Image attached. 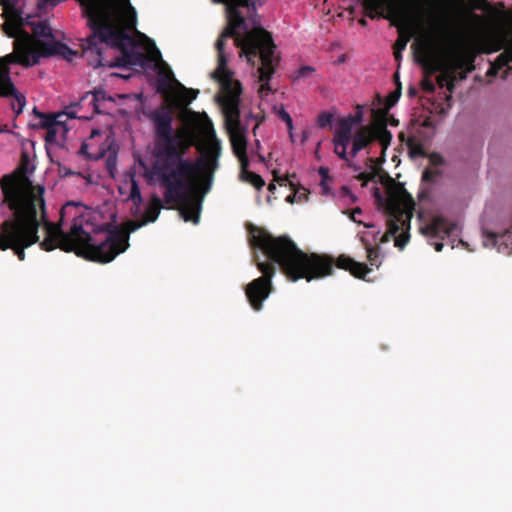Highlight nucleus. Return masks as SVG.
I'll list each match as a JSON object with an SVG mask.
<instances>
[{
  "label": "nucleus",
  "mask_w": 512,
  "mask_h": 512,
  "mask_svg": "<svg viewBox=\"0 0 512 512\" xmlns=\"http://www.w3.org/2000/svg\"><path fill=\"white\" fill-rule=\"evenodd\" d=\"M154 128V155L151 173L165 189L164 202L177 205L180 216L186 222L198 224L202 198L196 196L199 189L208 193L219 168L220 142L214 138L199 147L201 155L195 160L184 156L193 145V137L184 129L173 128L174 110L162 104L150 112Z\"/></svg>",
  "instance_id": "obj_1"
},
{
  "label": "nucleus",
  "mask_w": 512,
  "mask_h": 512,
  "mask_svg": "<svg viewBox=\"0 0 512 512\" xmlns=\"http://www.w3.org/2000/svg\"><path fill=\"white\" fill-rule=\"evenodd\" d=\"M4 203L12 212V218L0 225V250L11 249L20 261L25 259V249L39 243L44 251L56 248L64 252H73L78 256L76 236L72 235V226L64 232V218L77 204L67 202L60 210V220L51 222L47 217L44 188L37 191L26 185L19 177L5 176L2 183Z\"/></svg>",
  "instance_id": "obj_2"
},
{
  "label": "nucleus",
  "mask_w": 512,
  "mask_h": 512,
  "mask_svg": "<svg viewBox=\"0 0 512 512\" xmlns=\"http://www.w3.org/2000/svg\"><path fill=\"white\" fill-rule=\"evenodd\" d=\"M252 245L267 256L270 262L258 259L255 264L262 276L252 280L245 287V295L255 311L263 308L264 301L273 291L272 278L276 273L274 264H278L283 274L290 281L299 279L323 278L332 275L334 266L349 271L359 279H365L371 269L362 262L355 261L347 255H340L336 261L327 255L307 254L300 250L288 236L275 237L263 229H256L252 236Z\"/></svg>",
  "instance_id": "obj_3"
},
{
  "label": "nucleus",
  "mask_w": 512,
  "mask_h": 512,
  "mask_svg": "<svg viewBox=\"0 0 512 512\" xmlns=\"http://www.w3.org/2000/svg\"><path fill=\"white\" fill-rule=\"evenodd\" d=\"M52 6L60 0H43ZM83 16L91 34L81 40L82 55L88 64L94 68L102 64L101 44L107 47H119L123 50L120 58L125 64H141L145 57L143 54L131 51L135 39L131 33L136 30L137 14L130 0H78Z\"/></svg>",
  "instance_id": "obj_4"
},
{
  "label": "nucleus",
  "mask_w": 512,
  "mask_h": 512,
  "mask_svg": "<svg viewBox=\"0 0 512 512\" xmlns=\"http://www.w3.org/2000/svg\"><path fill=\"white\" fill-rule=\"evenodd\" d=\"M85 216L74 214L72 221V235L76 236L78 243V256L86 260L109 263L129 247L130 233L135 232L147 224L144 219L131 220L125 228L114 227L100 237H93L84 227Z\"/></svg>",
  "instance_id": "obj_5"
},
{
  "label": "nucleus",
  "mask_w": 512,
  "mask_h": 512,
  "mask_svg": "<svg viewBox=\"0 0 512 512\" xmlns=\"http://www.w3.org/2000/svg\"><path fill=\"white\" fill-rule=\"evenodd\" d=\"M365 15L402 25H421L435 16L436 0H361Z\"/></svg>",
  "instance_id": "obj_6"
},
{
  "label": "nucleus",
  "mask_w": 512,
  "mask_h": 512,
  "mask_svg": "<svg viewBox=\"0 0 512 512\" xmlns=\"http://www.w3.org/2000/svg\"><path fill=\"white\" fill-rule=\"evenodd\" d=\"M374 197L387 215L388 233L392 236L402 231L395 239V246L403 248L408 240L410 222L415 210V201L405 189L404 184L393 182L387 187V197H383L379 188H374Z\"/></svg>",
  "instance_id": "obj_7"
},
{
  "label": "nucleus",
  "mask_w": 512,
  "mask_h": 512,
  "mask_svg": "<svg viewBox=\"0 0 512 512\" xmlns=\"http://www.w3.org/2000/svg\"><path fill=\"white\" fill-rule=\"evenodd\" d=\"M236 47L240 49V57H245L252 66H258L259 94L268 95L271 92L269 81L275 73L278 58L275 56L276 46L272 35L265 29L258 30L244 38H236Z\"/></svg>",
  "instance_id": "obj_8"
},
{
  "label": "nucleus",
  "mask_w": 512,
  "mask_h": 512,
  "mask_svg": "<svg viewBox=\"0 0 512 512\" xmlns=\"http://www.w3.org/2000/svg\"><path fill=\"white\" fill-rule=\"evenodd\" d=\"M14 51L10 54L1 57L0 60V97L9 98L14 96L19 104L17 112L23 111L26 98L18 92L11 77H10V64H19L23 67H32L39 63L40 56L39 50L36 45V40L30 37L27 31H21L20 35L13 37Z\"/></svg>",
  "instance_id": "obj_9"
},
{
  "label": "nucleus",
  "mask_w": 512,
  "mask_h": 512,
  "mask_svg": "<svg viewBox=\"0 0 512 512\" xmlns=\"http://www.w3.org/2000/svg\"><path fill=\"white\" fill-rule=\"evenodd\" d=\"M147 41L150 42L153 46V51L151 52L150 56L144 54L143 52H140L137 50V42L135 41V44L131 46V51L134 53H140L143 54L145 59L141 64H125V65H117L118 63H122L120 61V58L123 56V50L119 47H112L113 49H117L120 51V55L115 57L114 60L109 61L104 58L102 55V64L97 65V67L101 66H107V67H118V68H130V67H140L145 68L146 65L150 61H158L159 62V71H158V77L156 80V91L160 94H166L168 90L170 89L172 84H175L183 93L179 95V102L180 105H188L190 104L194 99H196L199 91L194 90L191 88H186L184 85H182L179 81H177L174 77V74L168 64L162 60L161 52L159 49L155 46V44L147 37Z\"/></svg>",
  "instance_id": "obj_10"
},
{
  "label": "nucleus",
  "mask_w": 512,
  "mask_h": 512,
  "mask_svg": "<svg viewBox=\"0 0 512 512\" xmlns=\"http://www.w3.org/2000/svg\"><path fill=\"white\" fill-rule=\"evenodd\" d=\"M415 55L418 63L429 73L440 72L437 84L452 92L454 89V76L446 59L444 50L433 34H426L415 44Z\"/></svg>",
  "instance_id": "obj_11"
},
{
  "label": "nucleus",
  "mask_w": 512,
  "mask_h": 512,
  "mask_svg": "<svg viewBox=\"0 0 512 512\" xmlns=\"http://www.w3.org/2000/svg\"><path fill=\"white\" fill-rule=\"evenodd\" d=\"M483 46V52L488 54L504 49L491 64L487 75L496 76L500 70L505 68L502 75V78L505 79L510 73V63H512V28L499 26L490 31L484 38Z\"/></svg>",
  "instance_id": "obj_12"
},
{
  "label": "nucleus",
  "mask_w": 512,
  "mask_h": 512,
  "mask_svg": "<svg viewBox=\"0 0 512 512\" xmlns=\"http://www.w3.org/2000/svg\"><path fill=\"white\" fill-rule=\"evenodd\" d=\"M229 73V81L224 82L220 77H216V70L212 73V78L217 80L222 89L230 95L226 97L223 103V110L225 116V123L227 129L240 128V110H239V96L241 94V84L239 81L233 80V73L227 68Z\"/></svg>",
  "instance_id": "obj_13"
},
{
  "label": "nucleus",
  "mask_w": 512,
  "mask_h": 512,
  "mask_svg": "<svg viewBox=\"0 0 512 512\" xmlns=\"http://www.w3.org/2000/svg\"><path fill=\"white\" fill-rule=\"evenodd\" d=\"M457 226L446 217L437 215L431 217L427 222H423L419 226V231L429 239H441L451 236Z\"/></svg>",
  "instance_id": "obj_14"
},
{
  "label": "nucleus",
  "mask_w": 512,
  "mask_h": 512,
  "mask_svg": "<svg viewBox=\"0 0 512 512\" xmlns=\"http://www.w3.org/2000/svg\"><path fill=\"white\" fill-rule=\"evenodd\" d=\"M19 0H0L3 7L2 16L6 21L2 24V30L8 37H14L17 34L19 24H21L22 11L18 9Z\"/></svg>",
  "instance_id": "obj_15"
},
{
  "label": "nucleus",
  "mask_w": 512,
  "mask_h": 512,
  "mask_svg": "<svg viewBox=\"0 0 512 512\" xmlns=\"http://www.w3.org/2000/svg\"><path fill=\"white\" fill-rule=\"evenodd\" d=\"M24 26L31 28L32 34H30V37L34 40H42L41 38H45V41H55L52 28L46 20L36 21L34 16L27 15L26 17H23L22 15L21 24H19V28L15 36L20 35L21 31H25L23 29Z\"/></svg>",
  "instance_id": "obj_16"
},
{
  "label": "nucleus",
  "mask_w": 512,
  "mask_h": 512,
  "mask_svg": "<svg viewBox=\"0 0 512 512\" xmlns=\"http://www.w3.org/2000/svg\"><path fill=\"white\" fill-rule=\"evenodd\" d=\"M36 45L39 50V56L47 58L52 56H61L65 60H72L76 52L68 45L58 41H43L36 40Z\"/></svg>",
  "instance_id": "obj_17"
},
{
  "label": "nucleus",
  "mask_w": 512,
  "mask_h": 512,
  "mask_svg": "<svg viewBox=\"0 0 512 512\" xmlns=\"http://www.w3.org/2000/svg\"><path fill=\"white\" fill-rule=\"evenodd\" d=\"M233 153L238 158L240 166H245L249 161L247 155V139L245 130L240 128L228 129Z\"/></svg>",
  "instance_id": "obj_18"
},
{
  "label": "nucleus",
  "mask_w": 512,
  "mask_h": 512,
  "mask_svg": "<svg viewBox=\"0 0 512 512\" xmlns=\"http://www.w3.org/2000/svg\"><path fill=\"white\" fill-rule=\"evenodd\" d=\"M373 130L372 125H367L359 128L354 133L350 151L352 157H356L361 150L366 149L374 142Z\"/></svg>",
  "instance_id": "obj_19"
},
{
  "label": "nucleus",
  "mask_w": 512,
  "mask_h": 512,
  "mask_svg": "<svg viewBox=\"0 0 512 512\" xmlns=\"http://www.w3.org/2000/svg\"><path fill=\"white\" fill-rule=\"evenodd\" d=\"M372 127L374 128V141H379V143L385 150L390 145L392 140V133L387 129L386 112H383L382 115L378 117V119L372 125Z\"/></svg>",
  "instance_id": "obj_20"
},
{
  "label": "nucleus",
  "mask_w": 512,
  "mask_h": 512,
  "mask_svg": "<svg viewBox=\"0 0 512 512\" xmlns=\"http://www.w3.org/2000/svg\"><path fill=\"white\" fill-rule=\"evenodd\" d=\"M274 175V181L277 182L280 186H289V188L292 190V193L286 197V202L293 204L297 202V195L299 193V189H296V182L294 179H296V174H288L285 176L279 175L276 171L273 172Z\"/></svg>",
  "instance_id": "obj_21"
},
{
  "label": "nucleus",
  "mask_w": 512,
  "mask_h": 512,
  "mask_svg": "<svg viewBox=\"0 0 512 512\" xmlns=\"http://www.w3.org/2000/svg\"><path fill=\"white\" fill-rule=\"evenodd\" d=\"M87 100H89V104L93 106V113L100 114L101 103L106 100H111V97L107 96L105 91L96 89L93 92H88L82 96L81 102H85Z\"/></svg>",
  "instance_id": "obj_22"
},
{
  "label": "nucleus",
  "mask_w": 512,
  "mask_h": 512,
  "mask_svg": "<svg viewBox=\"0 0 512 512\" xmlns=\"http://www.w3.org/2000/svg\"><path fill=\"white\" fill-rule=\"evenodd\" d=\"M249 164L250 163L248 161L245 166H240V179L251 184L257 190H261L265 185V181L260 175L249 171Z\"/></svg>",
  "instance_id": "obj_23"
},
{
  "label": "nucleus",
  "mask_w": 512,
  "mask_h": 512,
  "mask_svg": "<svg viewBox=\"0 0 512 512\" xmlns=\"http://www.w3.org/2000/svg\"><path fill=\"white\" fill-rule=\"evenodd\" d=\"M352 122L349 119H342L339 128L336 130L333 139L339 144L350 143L352 135Z\"/></svg>",
  "instance_id": "obj_24"
},
{
  "label": "nucleus",
  "mask_w": 512,
  "mask_h": 512,
  "mask_svg": "<svg viewBox=\"0 0 512 512\" xmlns=\"http://www.w3.org/2000/svg\"><path fill=\"white\" fill-rule=\"evenodd\" d=\"M162 207V200L157 195H153L151 197L150 204L145 210L143 219L147 221V223L155 222L160 214Z\"/></svg>",
  "instance_id": "obj_25"
},
{
  "label": "nucleus",
  "mask_w": 512,
  "mask_h": 512,
  "mask_svg": "<svg viewBox=\"0 0 512 512\" xmlns=\"http://www.w3.org/2000/svg\"><path fill=\"white\" fill-rule=\"evenodd\" d=\"M489 238L493 240L494 244H499V251H502V246H504L508 251V253L512 252V231H505L503 234L489 233Z\"/></svg>",
  "instance_id": "obj_26"
},
{
  "label": "nucleus",
  "mask_w": 512,
  "mask_h": 512,
  "mask_svg": "<svg viewBox=\"0 0 512 512\" xmlns=\"http://www.w3.org/2000/svg\"><path fill=\"white\" fill-rule=\"evenodd\" d=\"M34 113L40 118V127L43 129L60 126L62 124V121L59 118L62 117L63 114H44L37 111L36 109H34Z\"/></svg>",
  "instance_id": "obj_27"
},
{
  "label": "nucleus",
  "mask_w": 512,
  "mask_h": 512,
  "mask_svg": "<svg viewBox=\"0 0 512 512\" xmlns=\"http://www.w3.org/2000/svg\"><path fill=\"white\" fill-rule=\"evenodd\" d=\"M129 199L134 204L133 213L137 214L139 212V210H140V207H141L143 199H142V196H141V191H140V188L138 186V183L135 180H132V182H131V189H130Z\"/></svg>",
  "instance_id": "obj_28"
},
{
  "label": "nucleus",
  "mask_w": 512,
  "mask_h": 512,
  "mask_svg": "<svg viewBox=\"0 0 512 512\" xmlns=\"http://www.w3.org/2000/svg\"><path fill=\"white\" fill-rule=\"evenodd\" d=\"M367 259L371 266L379 267L381 265V248L379 246H366Z\"/></svg>",
  "instance_id": "obj_29"
},
{
  "label": "nucleus",
  "mask_w": 512,
  "mask_h": 512,
  "mask_svg": "<svg viewBox=\"0 0 512 512\" xmlns=\"http://www.w3.org/2000/svg\"><path fill=\"white\" fill-rule=\"evenodd\" d=\"M401 89H402V86H401V84H399L398 87L387 96L386 103H385V110L378 111L379 116L382 115L383 112L387 113V111L398 102V100L401 96Z\"/></svg>",
  "instance_id": "obj_30"
},
{
  "label": "nucleus",
  "mask_w": 512,
  "mask_h": 512,
  "mask_svg": "<svg viewBox=\"0 0 512 512\" xmlns=\"http://www.w3.org/2000/svg\"><path fill=\"white\" fill-rule=\"evenodd\" d=\"M407 146L410 149V152H411L412 156H421V157H426L427 156V153H426L424 147L421 144L416 143L414 141V139L410 138L407 141Z\"/></svg>",
  "instance_id": "obj_31"
},
{
  "label": "nucleus",
  "mask_w": 512,
  "mask_h": 512,
  "mask_svg": "<svg viewBox=\"0 0 512 512\" xmlns=\"http://www.w3.org/2000/svg\"><path fill=\"white\" fill-rule=\"evenodd\" d=\"M334 144V153L342 160L349 161L347 157V147L349 143L339 144L336 140L333 139Z\"/></svg>",
  "instance_id": "obj_32"
},
{
  "label": "nucleus",
  "mask_w": 512,
  "mask_h": 512,
  "mask_svg": "<svg viewBox=\"0 0 512 512\" xmlns=\"http://www.w3.org/2000/svg\"><path fill=\"white\" fill-rule=\"evenodd\" d=\"M409 39V35H404L403 33L400 32L399 37L397 38L393 45V49L397 50L398 53L399 51H404L409 42Z\"/></svg>",
  "instance_id": "obj_33"
},
{
  "label": "nucleus",
  "mask_w": 512,
  "mask_h": 512,
  "mask_svg": "<svg viewBox=\"0 0 512 512\" xmlns=\"http://www.w3.org/2000/svg\"><path fill=\"white\" fill-rule=\"evenodd\" d=\"M333 115L328 112H322L318 115L317 124L320 128H325L332 123Z\"/></svg>",
  "instance_id": "obj_34"
},
{
  "label": "nucleus",
  "mask_w": 512,
  "mask_h": 512,
  "mask_svg": "<svg viewBox=\"0 0 512 512\" xmlns=\"http://www.w3.org/2000/svg\"><path fill=\"white\" fill-rule=\"evenodd\" d=\"M440 174L441 172L439 170L425 169L422 174V181L433 183Z\"/></svg>",
  "instance_id": "obj_35"
},
{
  "label": "nucleus",
  "mask_w": 512,
  "mask_h": 512,
  "mask_svg": "<svg viewBox=\"0 0 512 512\" xmlns=\"http://www.w3.org/2000/svg\"><path fill=\"white\" fill-rule=\"evenodd\" d=\"M314 71L312 66H302L296 71L294 80L309 77Z\"/></svg>",
  "instance_id": "obj_36"
},
{
  "label": "nucleus",
  "mask_w": 512,
  "mask_h": 512,
  "mask_svg": "<svg viewBox=\"0 0 512 512\" xmlns=\"http://www.w3.org/2000/svg\"><path fill=\"white\" fill-rule=\"evenodd\" d=\"M376 178V173L375 172H370V173H367V172H361L359 173L357 176H356V179L358 181H361L362 182V186L365 187L368 182L370 181H374Z\"/></svg>",
  "instance_id": "obj_37"
},
{
  "label": "nucleus",
  "mask_w": 512,
  "mask_h": 512,
  "mask_svg": "<svg viewBox=\"0 0 512 512\" xmlns=\"http://www.w3.org/2000/svg\"><path fill=\"white\" fill-rule=\"evenodd\" d=\"M58 129H59V126H54L52 128L50 127L48 129H46L45 141L47 143L52 144V143L56 142Z\"/></svg>",
  "instance_id": "obj_38"
},
{
  "label": "nucleus",
  "mask_w": 512,
  "mask_h": 512,
  "mask_svg": "<svg viewBox=\"0 0 512 512\" xmlns=\"http://www.w3.org/2000/svg\"><path fill=\"white\" fill-rule=\"evenodd\" d=\"M428 158L432 166L437 167L444 164V158L439 153L433 152L428 156Z\"/></svg>",
  "instance_id": "obj_39"
},
{
  "label": "nucleus",
  "mask_w": 512,
  "mask_h": 512,
  "mask_svg": "<svg viewBox=\"0 0 512 512\" xmlns=\"http://www.w3.org/2000/svg\"><path fill=\"white\" fill-rule=\"evenodd\" d=\"M436 1H437L438 4H437V7L435 9V16H434V18L425 19V23H427L429 25H432L433 27L438 23L439 11L442 8V1L441 0H436Z\"/></svg>",
  "instance_id": "obj_40"
},
{
  "label": "nucleus",
  "mask_w": 512,
  "mask_h": 512,
  "mask_svg": "<svg viewBox=\"0 0 512 512\" xmlns=\"http://www.w3.org/2000/svg\"><path fill=\"white\" fill-rule=\"evenodd\" d=\"M79 104H75V105H71L69 107L66 108V111L64 112V115H66L67 117L69 118H85V119H90V117L88 116H78L77 115V112L75 110V108L78 106Z\"/></svg>",
  "instance_id": "obj_41"
},
{
  "label": "nucleus",
  "mask_w": 512,
  "mask_h": 512,
  "mask_svg": "<svg viewBox=\"0 0 512 512\" xmlns=\"http://www.w3.org/2000/svg\"><path fill=\"white\" fill-rule=\"evenodd\" d=\"M319 174H320V175H321V177H322V180H321V186H322L323 190L326 192V191H327V189H328V188H327V186H326V181H327L328 179H330V178H329V170H328V168H326V167H320V168H319Z\"/></svg>",
  "instance_id": "obj_42"
},
{
  "label": "nucleus",
  "mask_w": 512,
  "mask_h": 512,
  "mask_svg": "<svg viewBox=\"0 0 512 512\" xmlns=\"http://www.w3.org/2000/svg\"><path fill=\"white\" fill-rule=\"evenodd\" d=\"M296 189H299V193L296 197L297 202L306 201L308 199V193H309L308 190L297 183H296Z\"/></svg>",
  "instance_id": "obj_43"
},
{
  "label": "nucleus",
  "mask_w": 512,
  "mask_h": 512,
  "mask_svg": "<svg viewBox=\"0 0 512 512\" xmlns=\"http://www.w3.org/2000/svg\"><path fill=\"white\" fill-rule=\"evenodd\" d=\"M422 87L428 93H433L435 91V85L429 79H424L422 81Z\"/></svg>",
  "instance_id": "obj_44"
},
{
  "label": "nucleus",
  "mask_w": 512,
  "mask_h": 512,
  "mask_svg": "<svg viewBox=\"0 0 512 512\" xmlns=\"http://www.w3.org/2000/svg\"><path fill=\"white\" fill-rule=\"evenodd\" d=\"M280 117L283 121L286 122L288 128L291 130L293 127V122L291 116L284 110L281 111Z\"/></svg>",
  "instance_id": "obj_45"
},
{
  "label": "nucleus",
  "mask_w": 512,
  "mask_h": 512,
  "mask_svg": "<svg viewBox=\"0 0 512 512\" xmlns=\"http://www.w3.org/2000/svg\"><path fill=\"white\" fill-rule=\"evenodd\" d=\"M347 119H349L352 124L360 123L362 121V113L357 112L354 116H349Z\"/></svg>",
  "instance_id": "obj_46"
},
{
  "label": "nucleus",
  "mask_w": 512,
  "mask_h": 512,
  "mask_svg": "<svg viewBox=\"0 0 512 512\" xmlns=\"http://www.w3.org/2000/svg\"><path fill=\"white\" fill-rule=\"evenodd\" d=\"M475 8L479 10H483L485 6L488 5V0H474Z\"/></svg>",
  "instance_id": "obj_47"
},
{
  "label": "nucleus",
  "mask_w": 512,
  "mask_h": 512,
  "mask_svg": "<svg viewBox=\"0 0 512 512\" xmlns=\"http://www.w3.org/2000/svg\"><path fill=\"white\" fill-rule=\"evenodd\" d=\"M11 97L13 98V101H12V103H11V107H12V109H13L14 113L16 114V116H18V115H20V114L22 113V111H21V112H19V113L17 112V110H18V108H19V104H18V102L16 101V99H15V97H14V96H11Z\"/></svg>",
  "instance_id": "obj_48"
},
{
  "label": "nucleus",
  "mask_w": 512,
  "mask_h": 512,
  "mask_svg": "<svg viewBox=\"0 0 512 512\" xmlns=\"http://www.w3.org/2000/svg\"><path fill=\"white\" fill-rule=\"evenodd\" d=\"M430 244L434 246V248L437 252L442 251V249L444 247V244L441 241L431 242Z\"/></svg>",
  "instance_id": "obj_49"
},
{
  "label": "nucleus",
  "mask_w": 512,
  "mask_h": 512,
  "mask_svg": "<svg viewBox=\"0 0 512 512\" xmlns=\"http://www.w3.org/2000/svg\"><path fill=\"white\" fill-rule=\"evenodd\" d=\"M402 52L403 51H399V53H398L397 50L393 51V55H394L395 60L398 62V66L400 65V61L402 59Z\"/></svg>",
  "instance_id": "obj_50"
},
{
  "label": "nucleus",
  "mask_w": 512,
  "mask_h": 512,
  "mask_svg": "<svg viewBox=\"0 0 512 512\" xmlns=\"http://www.w3.org/2000/svg\"><path fill=\"white\" fill-rule=\"evenodd\" d=\"M387 124H390L391 126H398L399 121L395 119L393 116H390L387 118Z\"/></svg>",
  "instance_id": "obj_51"
},
{
  "label": "nucleus",
  "mask_w": 512,
  "mask_h": 512,
  "mask_svg": "<svg viewBox=\"0 0 512 512\" xmlns=\"http://www.w3.org/2000/svg\"><path fill=\"white\" fill-rule=\"evenodd\" d=\"M87 147H88V146H87V144L83 143V144L81 145V147H80V153H81V154H84V155H87V154H88V153H87Z\"/></svg>",
  "instance_id": "obj_52"
},
{
  "label": "nucleus",
  "mask_w": 512,
  "mask_h": 512,
  "mask_svg": "<svg viewBox=\"0 0 512 512\" xmlns=\"http://www.w3.org/2000/svg\"><path fill=\"white\" fill-rule=\"evenodd\" d=\"M275 189H276V186H275V184H274V183H270V184L268 185V190H269L270 192H273Z\"/></svg>",
  "instance_id": "obj_53"
},
{
  "label": "nucleus",
  "mask_w": 512,
  "mask_h": 512,
  "mask_svg": "<svg viewBox=\"0 0 512 512\" xmlns=\"http://www.w3.org/2000/svg\"><path fill=\"white\" fill-rule=\"evenodd\" d=\"M359 24L362 25V26H366L367 25V21L364 18H361L359 20Z\"/></svg>",
  "instance_id": "obj_54"
},
{
  "label": "nucleus",
  "mask_w": 512,
  "mask_h": 512,
  "mask_svg": "<svg viewBox=\"0 0 512 512\" xmlns=\"http://www.w3.org/2000/svg\"><path fill=\"white\" fill-rule=\"evenodd\" d=\"M394 77H395V80H396V84H397V86H398L399 84H401V83H400V81H399L398 72H396V73L394 74Z\"/></svg>",
  "instance_id": "obj_55"
},
{
  "label": "nucleus",
  "mask_w": 512,
  "mask_h": 512,
  "mask_svg": "<svg viewBox=\"0 0 512 512\" xmlns=\"http://www.w3.org/2000/svg\"><path fill=\"white\" fill-rule=\"evenodd\" d=\"M350 167H352L355 171L359 170V167L356 165L348 164Z\"/></svg>",
  "instance_id": "obj_56"
},
{
  "label": "nucleus",
  "mask_w": 512,
  "mask_h": 512,
  "mask_svg": "<svg viewBox=\"0 0 512 512\" xmlns=\"http://www.w3.org/2000/svg\"><path fill=\"white\" fill-rule=\"evenodd\" d=\"M409 94H410V95H414V94H415V90H414L413 88H412V89H410V90H409Z\"/></svg>",
  "instance_id": "obj_57"
},
{
  "label": "nucleus",
  "mask_w": 512,
  "mask_h": 512,
  "mask_svg": "<svg viewBox=\"0 0 512 512\" xmlns=\"http://www.w3.org/2000/svg\"><path fill=\"white\" fill-rule=\"evenodd\" d=\"M354 212H355V213H361V210H360L359 208H356V209L354 210Z\"/></svg>",
  "instance_id": "obj_58"
},
{
  "label": "nucleus",
  "mask_w": 512,
  "mask_h": 512,
  "mask_svg": "<svg viewBox=\"0 0 512 512\" xmlns=\"http://www.w3.org/2000/svg\"><path fill=\"white\" fill-rule=\"evenodd\" d=\"M259 160H260L261 162H263V161H264V158H263L262 156H259Z\"/></svg>",
  "instance_id": "obj_59"
}]
</instances>
